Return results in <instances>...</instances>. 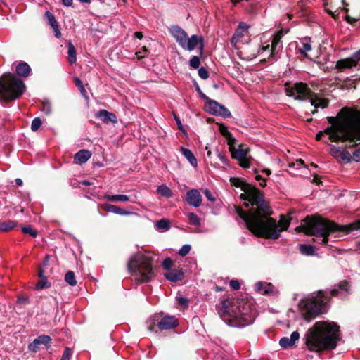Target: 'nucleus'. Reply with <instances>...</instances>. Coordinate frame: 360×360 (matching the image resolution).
Wrapping results in <instances>:
<instances>
[{
  "instance_id": "f257e3e1",
  "label": "nucleus",
  "mask_w": 360,
  "mask_h": 360,
  "mask_svg": "<svg viewBox=\"0 0 360 360\" xmlns=\"http://www.w3.org/2000/svg\"><path fill=\"white\" fill-rule=\"evenodd\" d=\"M231 182L240 188L245 193L241 198L248 200L251 208L246 212L241 207H236L237 214L245 222L248 229L255 236L266 238L277 239L281 232L286 230L290 221L282 217L278 222L270 217L271 212L269 206L264 200L262 193L254 186L238 178H231Z\"/></svg>"
},
{
  "instance_id": "f03ea898",
  "label": "nucleus",
  "mask_w": 360,
  "mask_h": 360,
  "mask_svg": "<svg viewBox=\"0 0 360 360\" xmlns=\"http://www.w3.org/2000/svg\"><path fill=\"white\" fill-rule=\"evenodd\" d=\"M349 283L344 280L328 290H320L309 295L302 300V316L304 320L310 322L312 319L328 311L332 297L345 295L349 292Z\"/></svg>"
},
{
  "instance_id": "7ed1b4c3",
  "label": "nucleus",
  "mask_w": 360,
  "mask_h": 360,
  "mask_svg": "<svg viewBox=\"0 0 360 360\" xmlns=\"http://www.w3.org/2000/svg\"><path fill=\"white\" fill-rule=\"evenodd\" d=\"M218 313L227 325L238 328L252 324L257 315L255 306L243 299L223 300Z\"/></svg>"
},
{
  "instance_id": "20e7f679",
  "label": "nucleus",
  "mask_w": 360,
  "mask_h": 360,
  "mask_svg": "<svg viewBox=\"0 0 360 360\" xmlns=\"http://www.w3.org/2000/svg\"><path fill=\"white\" fill-rule=\"evenodd\" d=\"M339 326L333 323L317 321L304 335V344L311 352H321L335 349L340 339Z\"/></svg>"
},
{
  "instance_id": "39448f33",
  "label": "nucleus",
  "mask_w": 360,
  "mask_h": 360,
  "mask_svg": "<svg viewBox=\"0 0 360 360\" xmlns=\"http://www.w3.org/2000/svg\"><path fill=\"white\" fill-rule=\"evenodd\" d=\"M330 124L325 129L332 142H346L347 146L354 147L360 143V126L351 123L349 117H328Z\"/></svg>"
},
{
  "instance_id": "423d86ee",
  "label": "nucleus",
  "mask_w": 360,
  "mask_h": 360,
  "mask_svg": "<svg viewBox=\"0 0 360 360\" xmlns=\"http://www.w3.org/2000/svg\"><path fill=\"white\" fill-rule=\"evenodd\" d=\"M359 229H360V220L348 226H339L330 220L314 217L307 225V233L313 236L314 242L320 245H326L330 234L336 232L348 233Z\"/></svg>"
},
{
  "instance_id": "0eeeda50",
  "label": "nucleus",
  "mask_w": 360,
  "mask_h": 360,
  "mask_svg": "<svg viewBox=\"0 0 360 360\" xmlns=\"http://www.w3.org/2000/svg\"><path fill=\"white\" fill-rule=\"evenodd\" d=\"M153 257L150 255L137 252L130 257L127 269L138 282L147 283L150 281L155 275L153 268Z\"/></svg>"
},
{
  "instance_id": "6e6552de",
  "label": "nucleus",
  "mask_w": 360,
  "mask_h": 360,
  "mask_svg": "<svg viewBox=\"0 0 360 360\" xmlns=\"http://www.w3.org/2000/svg\"><path fill=\"white\" fill-rule=\"evenodd\" d=\"M25 91L22 80L11 72L0 77V100L9 102L19 98Z\"/></svg>"
},
{
  "instance_id": "1a4fd4ad",
  "label": "nucleus",
  "mask_w": 360,
  "mask_h": 360,
  "mask_svg": "<svg viewBox=\"0 0 360 360\" xmlns=\"http://www.w3.org/2000/svg\"><path fill=\"white\" fill-rule=\"evenodd\" d=\"M169 32L183 49L191 51L198 46L200 55L202 54L204 39L202 36L193 34L189 37L186 31L179 25L171 26Z\"/></svg>"
},
{
  "instance_id": "9d476101",
  "label": "nucleus",
  "mask_w": 360,
  "mask_h": 360,
  "mask_svg": "<svg viewBox=\"0 0 360 360\" xmlns=\"http://www.w3.org/2000/svg\"><path fill=\"white\" fill-rule=\"evenodd\" d=\"M288 31L280 30L271 36V44L262 42V46L259 49L260 54H263L265 51L269 52L268 59L276 60L279 58V54L283 49L282 37Z\"/></svg>"
},
{
  "instance_id": "9b49d317",
  "label": "nucleus",
  "mask_w": 360,
  "mask_h": 360,
  "mask_svg": "<svg viewBox=\"0 0 360 360\" xmlns=\"http://www.w3.org/2000/svg\"><path fill=\"white\" fill-rule=\"evenodd\" d=\"M285 92L286 95L293 97L296 100H309L314 94L309 86L304 82H296L292 86L288 84H285Z\"/></svg>"
},
{
  "instance_id": "f8f14e48",
  "label": "nucleus",
  "mask_w": 360,
  "mask_h": 360,
  "mask_svg": "<svg viewBox=\"0 0 360 360\" xmlns=\"http://www.w3.org/2000/svg\"><path fill=\"white\" fill-rule=\"evenodd\" d=\"M357 66L358 70H360V49L351 57L337 61L335 68L338 72H343L346 69H351Z\"/></svg>"
},
{
  "instance_id": "ddd939ff",
  "label": "nucleus",
  "mask_w": 360,
  "mask_h": 360,
  "mask_svg": "<svg viewBox=\"0 0 360 360\" xmlns=\"http://www.w3.org/2000/svg\"><path fill=\"white\" fill-rule=\"evenodd\" d=\"M205 108L207 112L214 115H220L227 118L231 116L230 111L224 105L214 100H209L205 103Z\"/></svg>"
},
{
  "instance_id": "4468645a",
  "label": "nucleus",
  "mask_w": 360,
  "mask_h": 360,
  "mask_svg": "<svg viewBox=\"0 0 360 360\" xmlns=\"http://www.w3.org/2000/svg\"><path fill=\"white\" fill-rule=\"evenodd\" d=\"M178 326L179 320L176 316L170 315H160L158 321V329L160 330L174 329Z\"/></svg>"
},
{
  "instance_id": "2eb2a0df",
  "label": "nucleus",
  "mask_w": 360,
  "mask_h": 360,
  "mask_svg": "<svg viewBox=\"0 0 360 360\" xmlns=\"http://www.w3.org/2000/svg\"><path fill=\"white\" fill-rule=\"evenodd\" d=\"M186 201L194 207H198L202 202V197L200 192L195 188L189 189L186 193Z\"/></svg>"
},
{
  "instance_id": "dca6fc26",
  "label": "nucleus",
  "mask_w": 360,
  "mask_h": 360,
  "mask_svg": "<svg viewBox=\"0 0 360 360\" xmlns=\"http://www.w3.org/2000/svg\"><path fill=\"white\" fill-rule=\"evenodd\" d=\"M51 338L49 335H41L35 338L28 345V349L32 352H37L39 345H44L46 349L51 347Z\"/></svg>"
},
{
  "instance_id": "f3484780",
  "label": "nucleus",
  "mask_w": 360,
  "mask_h": 360,
  "mask_svg": "<svg viewBox=\"0 0 360 360\" xmlns=\"http://www.w3.org/2000/svg\"><path fill=\"white\" fill-rule=\"evenodd\" d=\"M309 101L311 105L314 107V109L311 111L312 114L316 113L319 108L324 109L328 108L329 105V100L328 98H321L314 92Z\"/></svg>"
},
{
  "instance_id": "a211bd4d",
  "label": "nucleus",
  "mask_w": 360,
  "mask_h": 360,
  "mask_svg": "<svg viewBox=\"0 0 360 360\" xmlns=\"http://www.w3.org/2000/svg\"><path fill=\"white\" fill-rule=\"evenodd\" d=\"M96 117L100 119L105 124L117 123V118L114 112H109L106 110H100L96 113Z\"/></svg>"
},
{
  "instance_id": "6ab92c4d",
  "label": "nucleus",
  "mask_w": 360,
  "mask_h": 360,
  "mask_svg": "<svg viewBox=\"0 0 360 360\" xmlns=\"http://www.w3.org/2000/svg\"><path fill=\"white\" fill-rule=\"evenodd\" d=\"M301 46H297V53L302 57L308 58L307 53L311 51V41L310 37H304L300 39Z\"/></svg>"
},
{
  "instance_id": "aec40b11",
  "label": "nucleus",
  "mask_w": 360,
  "mask_h": 360,
  "mask_svg": "<svg viewBox=\"0 0 360 360\" xmlns=\"http://www.w3.org/2000/svg\"><path fill=\"white\" fill-rule=\"evenodd\" d=\"M165 278L171 282L181 281L184 276V272L182 269H172L169 271L164 273Z\"/></svg>"
},
{
  "instance_id": "412c9836",
  "label": "nucleus",
  "mask_w": 360,
  "mask_h": 360,
  "mask_svg": "<svg viewBox=\"0 0 360 360\" xmlns=\"http://www.w3.org/2000/svg\"><path fill=\"white\" fill-rule=\"evenodd\" d=\"M45 16L47 19L48 24L53 29L56 37L60 38L61 37V32L60 31L58 23L56 20L55 16L50 11H46Z\"/></svg>"
},
{
  "instance_id": "4be33fe9",
  "label": "nucleus",
  "mask_w": 360,
  "mask_h": 360,
  "mask_svg": "<svg viewBox=\"0 0 360 360\" xmlns=\"http://www.w3.org/2000/svg\"><path fill=\"white\" fill-rule=\"evenodd\" d=\"M91 157V153L86 149L79 150L74 156V162L78 165H82L87 162Z\"/></svg>"
},
{
  "instance_id": "5701e85b",
  "label": "nucleus",
  "mask_w": 360,
  "mask_h": 360,
  "mask_svg": "<svg viewBox=\"0 0 360 360\" xmlns=\"http://www.w3.org/2000/svg\"><path fill=\"white\" fill-rule=\"evenodd\" d=\"M16 74L22 77H27L31 72L30 66L24 61H20L15 66Z\"/></svg>"
},
{
  "instance_id": "b1692460",
  "label": "nucleus",
  "mask_w": 360,
  "mask_h": 360,
  "mask_svg": "<svg viewBox=\"0 0 360 360\" xmlns=\"http://www.w3.org/2000/svg\"><path fill=\"white\" fill-rule=\"evenodd\" d=\"M103 208L106 212L115 213L120 215H129L131 214V212L123 210L120 207L112 204H103Z\"/></svg>"
},
{
  "instance_id": "393cba45",
  "label": "nucleus",
  "mask_w": 360,
  "mask_h": 360,
  "mask_svg": "<svg viewBox=\"0 0 360 360\" xmlns=\"http://www.w3.org/2000/svg\"><path fill=\"white\" fill-rule=\"evenodd\" d=\"M181 151L193 167H196L198 166L197 159L191 150L181 147Z\"/></svg>"
},
{
  "instance_id": "a878e982",
  "label": "nucleus",
  "mask_w": 360,
  "mask_h": 360,
  "mask_svg": "<svg viewBox=\"0 0 360 360\" xmlns=\"http://www.w3.org/2000/svg\"><path fill=\"white\" fill-rule=\"evenodd\" d=\"M159 318L160 314H155L148 319L146 326L149 330L157 332V329H158Z\"/></svg>"
},
{
  "instance_id": "bb28decb",
  "label": "nucleus",
  "mask_w": 360,
  "mask_h": 360,
  "mask_svg": "<svg viewBox=\"0 0 360 360\" xmlns=\"http://www.w3.org/2000/svg\"><path fill=\"white\" fill-rule=\"evenodd\" d=\"M104 198L109 202H127L129 198L124 194L109 195L105 194Z\"/></svg>"
},
{
  "instance_id": "cd10ccee",
  "label": "nucleus",
  "mask_w": 360,
  "mask_h": 360,
  "mask_svg": "<svg viewBox=\"0 0 360 360\" xmlns=\"http://www.w3.org/2000/svg\"><path fill=\"white\" fill-rule=\"evenodd\" d=\"M230 150L231 152L232 158L236 160H241L247 157L248 151L245 149L240 148L234 149L230 148Z\"/></svg>"
},
{
  "instance_id": "c85d7f7f",
  "label": "nucleus",
  "mask_w": 360,
  "mask_h": 360,
  "mask_svg": "<svg viewBox=\"0 0 360 360\" xmlns=\"http://www.w3.org/2000/svg\"><path fill=\"white\" fill-rule=\"evenodd\" d=\"M17 226V222L13 220H7L0 224V231L8 232Z\"/></svg>"
},
{
  "instance_id": "c756f323",
  "label": "nucleus",
  "mask_w": 360,
  "mask_h": 360,
  "mask_svg": "<svg viewBox=\"0 0 360 360\" xmlns=\"http://www.w3.org/2000/svg\"><path fill=\"white\" fill-rule=\"evenodd\" d=\"M249 27V25L246 22H240L236 29L234 34L241 39L244 36L245 33L248 32Z\"/></svg>"
},
{
  "instance_id": "7c9ffc66",
  "label": "nucleus",
  "mask_w": 360,
  "mask_h": 360,
  "mask_svg": "<svg viewBox=\"0 0 360 360\" xmlns=\"http://www.w3.org/2000/svg\"><path fill=\"white\" fill-rule=\"evenodd\" d=\"M157 192L160 195L167 198H170L173 196V193L171 189L166 185H160L157 188Z\"/></svg>"
},
{
  "instance_id": "2f4dec72",
  "label": "nucleus",
  "mask_w": 360,
  "mask_h": 360,
  "mask_svg": "<svg viewBox=\"0 0 360 360\" xmlns=\"http://www.w3.org/2000/svg\"><path fill=\"white\" fill-rule=\"evenodd\" d=\"M68 61L70 64H74L76 63L77 57H76V50L74 45L70 42L68 44Z\"/></svg>"
},
{
  "instance_id": "473e14b6",
  "label": "nucleus",
  "mask_w": 360,
  "mask_h": 360,
  "mask_svg": "<svg viewBox=\"0 0 360 360\" xmlns=\"http://www.w3.org/2000/svg\"><path fill=\"white\" fill-rule=\"evenodd\" d=\"M155 228L158 230L166 231L170 228V222L166 219L158 220L155 224Z\"/></svg>"
},
{
  "instance_id": "72a5a7b5",
  "label": "nucleus",
  "mask_w": 360,
  "mask_h": 360,
  "mask_svg": "<svg viewBox=\"0 0 360 360\" xmlns=\"http://www.w3.org/2000/svg\"><path fill=\"white\" fill-rule=\"evenodd\" d=\"M300 251L302 254L305 255H313L315 253V250L312 245L302 244L300 245Z\"/></svg>"
},
{
  "instance_id": "f704fd0d",
  "label": "nucleus",
  "mask_w": 360,
  "mask_h": 360,
  "mask_svg": "<svg viewBox=\"0 0 360 360\" xmlns=\"http://www.w3.org/2000/svg\"><path fill=\"white\" fill-rule=\"evenodd\" d=\"M74 83H75V86L77 87L80 94L82 95V96L87 98V92L85 89V87H84L82 80L79 77H76L74 78Z\"/></svg>"
},
{
  "instance_id": "c9c22d12",
  "label": "nucleus",
  "mask_w": 360,
  "mask_h": 360,
  "mask_svg": "<svg viewBox=\"0 0 360 360\" xmlns=\"http://www.w3.org/2000/svg\"><path fill=\"white\" fill-rule=\"evenodd\" d=\"M65 281L71 286H75L77 285V281L75 278V274L72 271H69L65 274Z\"/></svg>"
},
{
  "instance_id": "e433bc0d",
  "label": "nucleus",
  "mask_w": 360,
  "mask_h": 360,
  "mask_svg": "<svg viewBox=\"0 0 360 360\" xmlns=\"http://www.w3.org/2000/svg\"><path fill=\"white\" fill-rule=\"evenodd\" d=\"M51 286V283L47 281L46 277L39 278V281L36 284L37 290L46 289Z\"/></svg>"
},
{
  "instance_id": "4c0bfd02",
  "label": "nucleus",
  "mask_w": 360,
  "mask_h": 360,
  "mask_svg": "<svg viewBox=\"0 0 360 360\" xmlns=\"http://www.w3.org/2000/svg\"><path fill=\"white\" fill-rule=\"evenodd\" d=\"M189 222L191 225L193 226H200V219L198 217V215L193 212H190L187 215Z\"/></svg>"
},
{
  "instance_id": "58836bf2",
  "label": "nucleus",
  "mask_w": 360,
  "mask_h": 360,
  "mask_svg": "<svg viewBox=\"0 0 360 360\" xmlns=\"http://www.w3.org/2000/svg\"><path fill=\"white\" fill-rule=\"evenodd\" d=\"M22 231L25 234H29L33 238H36L37 236V231L32 229L31 226H27L22 228Z\"/></svg>"
},
{
  "instance_id": "ea45409f",
  "label": "nucleus",
  "mask_w": 360,
  "mask_h": 360,
  "mask_svg": "<svg viewBox=\"0 0 360 360\" xmlns=\"http://www.w3.org/2000/svg\"><path fill=\"white\" fill-rule=\"evenodd\" d=\"M189 65L193 69L199 68L200 65V58L196 56H192L189 60Z\"/></svg>"
},
{
  "instance_id": "a19ab883",
  "label": "nucleus",
  "mask_w": 360,
  "mask_h": 360,
  "mask_svg": "<svg viewBox=\"0 0 360 360\" xmlns=\"http://www.w3.org/2000/svg\"><path fill=\"white\" fill-rule=\"evenodd\" d=\"M41 125V120L39 117H35L33 119L31 124V129L32 131H37Z\"/></svg>"
},
{
  "instance_id": "79ce46f5",
  "label": "nucleus",
  "mask_w": 360,
  "mask_h": 360,
  "mask_svg": "<svg viewBox=\"0 0 360 360\" xmlns=\"http://www.w3.org/2000/svg\"><path fill=\"white\" fill-rule=\"evenodd\" d=\"M162 266L165 270L169 271V270L172 269V267L173 266V261L169 257H167L163 260Z\"/></svg>"
},
{
  "instance_id": "37998d69",
  "label": "nucleus",
  "mask_w": 360,
  "mask_h": 360,
  "mask_svg": "<svg viewBox=\"0 0 360 360\" xmlns=\"http://www.w3.org/2000/svg\"><path fill=\"white\" fill-rule=\"evenodd\" d=\"M255 285H256L257 290L262 292L263 294H268L269 292V288L271 287V285L269 284L267 286H266L265 288H263L264 285L262 282H257Z\"/></svg>"
},
{
  "instance_id": "c03bdc74",
  "label": "nucleus",
  "mask_w": 360,
  "mask_h": 360,
  "mask_svg": "<svg viewBox=\"0 0 360 360\" xmlns=\"http://www.w3.org/2000/svg\"><path fill=\"white\" fill-rule=\"evenodd\" d=\"M147 53H148V49L144 46H142L138 51H136L135 55L136 56V58L138 60H141V59L145 58Z\"/></svg>"
},
{
  "instance_id": "a18cd8bd",
  "label": "nucleus",
  "mask_w": 360,
  "mask_h": 360,
  "mask_svg": "<svg viewBox=\"0 0 360 360\" xmlns=\"http://www.w3.org/2000/svg\"><path fill=\"white\" fill-rule=\"evenodd\" d=\"M279 344L283 348H287L293 345L292 342H290V338L288 337H283L281 338Z\"/></svg>"
},
{
  "instance_id": "49530a36",
  "label": "nucleus",
  "mask_w": 360,
  "mask_h": 360,
  "mask_svg": "<svg viewBox=\"0 0 360 360\" xmlns=\"http://www.w3.org/2000/svg\"><path fill=\"white\" fill-rule=\"evenodd\" d=\"M177 303L179 305L184 307L185 308L188 307V299L182 296L176 297Z\"/></svg>"
},
{
  "instance_id": "de8ad7c7",
  "label": "nucleus",
  "mask_w": 360,
  "mask_h": 360,
  "mask_svg": "<svg viewBox=\"0 0 360 360\" xmlns=\"http://www.w3.org/2000/svg\"><path fill=\"white\" fill-rule=\"evenodd\" d=\"M191 249V246L190 245H188V244L184 245L179 250V255L181 257H184L188 254Z\"/></svg>"
},
{
  "instance_id": "09e8293b",
  "label": "nucleus",
  "mask_w": 360,
  "mask_h": 360,
  "mask_svg": "<svg viewBox=\"0 0 360 360\" xmlns=\"http://www.w3.org/2000/svg\"><path fill=\"white\" fill-rule=\"evenodd\" d=\"M198 75L200 78L206 79L209 77V72L206 68L201 67L198 68Z\"/></svg>"
},
{
  "instance_id": "8fccbe9b",
  "label": "nucleus",
  "mask_w": 360,
  "mask_h": 360,
  "mask_svg": "<svg viewBox=\"0 0 360 360\" xmlns=\"http://www.w3.org/2000/svg\"><path fill=\"white\" fill-rule=\"evenodd\" d=\"M72 356V351L69 347H65L60 360H70Z\"/></svg>"
},
{
  "instance_id": "3c124183",
  "label": "nucleus",
  "mask_w": 360,
  "mask_h": 360,
  "mask_svg": "<svg viewBox=\"0 0 360 360\" xmlns=\"http://www.w3.org/2000/svg\"><path fill=\"white\" fill-rule=\"evenodd\" d=\"M204 194H205V196L206 197V198L210 201V202H215L216 200V198L212 195V193L208 190V189H205L204 191Z\"/></svg>"
},
{
  "instance_id": "603ef678",
  "label": "nucleus",
  "mask_w": 360,
  "mask_h": 360,
  "mask_svg": "<svg viewBox=\"0 0 360 360\" xmlns=\"http://www.w3.org/2000/svg\"><path fill=\"white\" fill-rule=\"evenodd\" d=\"M238 161H239L240 166L243 168H249L250 166V162L247 158V157L245 158L244 159H242L241 160H238Z\"/></svg>"
},
{
  "instance_id": "864d4df0",
  "label": "nucleus",
  "mask_w": 360,
  "mask_h": 360,
  "mask_svg": "<svg viewBox=\"0 0 360 360\" xmlns=\"http://www.w3.org/2000/svg\"><path fill=\"white\" fill-rule=\"evenodd\" d=\"M290 338V342H292V344L294 345L295 343V342L299 340L300 334L297 331H294L291 333L290 338Z\"/></svg>"
},
{
  "instance_id": "5fc2aeb1",
  "label": "nucleus",
  "mask_w": 360,
  "mask_h": 360,
  "mask_svg": "<svg viewBox=\"0 0 360 360\" xmlns=\"http://www.w3.org/2000/svg\"><path fill=\"white\" fill-rule=\"evenodd\" d=\"M231 288L233 290H238L240 288V284L237 280H231L229 283Z\"/></svg>"
},
{
  "instance_id": "6e6d98bb",
  "label": "nucleus",
  "mask_w": 360,
  "mask_h": 360,
  "mask_svg": "<svg viewBox=\"0 0 360 360\" xmlns=\"http://www.w3.org/2000/svg\"><path fill=\"white\" fill-rule=\"evenodd\" d=\"M17 302L18 304H28L29 303V298L26 295H22L18 298Z\"/></svg>"
},
{
  "instance_id": "4d7b16f0",
  "label": "nucleus",
  "mask_w": 360,
  "mask_h": 360,
  "mask_svg": "<svg viewBox=\"0 0 360 360\" xmlns=\"http://www.w3.org/2000/svg\"><path fill=\"white\" fill-rule=\"evenodd\" d=\"M255 179L259 181V185L262 186V187H264L266 184V179L264 178H263L261 175L259 174H257L255 176Z\"/></svg>"
},
{
  "instance_id": "13d9d810",
  "label": "nucleus",
  "mask_w": 360,
  "mask_h": 360,
  "mask_svg": "<svg viewBox=\"0 0 360 360\" xmlns=\"http://www.w3.org/2000/svg\"><path fill=\"white\" fill-rule=\"evenodd\" d=\"M353 158L356 161H360V147L354 151Z\"/></svg>"
},
{
  "instance_id": "bf43d9fd",
  "label": "nucleus",
  "mask_w": 360,
  "mask_h": 360,
  "mask_svg": "<svg viewBox=\"0 0 360 360\" xmlns=\"http://www.w3.org/2000/svg\"><path fill=\"white\" fill-rule=\"evenodd\" d=\"M340 152V148L336 146H331L330 148V153L333 155H337Z\"/></svg>"
},
{
  "instance_id": "052dcab7",
  "label": "nucleus",
  "mask_w": 360,
  "mask_h": 360,
  "mask_svg": "<svg viewBox=\"0 0 360 360\" xmlns=\"http://www.w3.org/2000/svg\"><path fill=\"white\" fill-rule=\"evenodd\" d=\"M220 131H221V133L224 136L228 137V136H231V133L228 131V129L225 127H221V129H220Z\"/></svg>"
},
{
  "instance_id": "680f3d73",
  "label": "nucleus",
  "mask_w": 360,
  "mask_h": 360,
  "mask_svg": "<svg viewBox=\"0 0 360 360\" xmlns=\"http://www.w3.org/2000/svg\"><path fill=\"white\" fill-rule=\"evenodd\" d=\"M174 119H175V120H176V124H177V125H178V128H179V129L180 131H183V130H184V129H183V125H182V124H181V122L180 119H179V117H177L176 115H174Z\"/></svg>"
},
{
  "instance_id": "e2e57ef3",
  "label": "nucleus",
  "mask_w": 360,
  "mask_h": 360,
  "mask_svg": "<svg viewBox=\"0 0 360 360\" xmlns=\"http://www.w3.org/2000/svg\"><path fill=\"white\" fill-rule=\"evenodd\" d=\"M240 40V38L239 37L235 35V34H233V35L232 36L231 40V44L236 45Z\"/></svg>"
},
{
  "instance_id": "0e129e2a",
  "label": "nucleus",
  "mask_w": 360,
  "mask_h": 360,
  "mask_svg": "<svg viewBox=\"0 0 360 360\" xmlns=\"http://www.w3.org/2000/svg\"><path fill=\"white\" fill-rule=\"evenodd\" d=\"M197 90L198 91V92L200 93V98H202L205 101V103H207V101H208L209 100H210V98H208L205 94H203L202 91H200V89L199 87H198Z\"/></svg>"
},
{
  "instance_id": "69168bd1",
  "label": "nucleus",
  "mask_w": 360,
  "mask_h": 360,
  "mask_svg": "<svg viewBox=\"0 0 360 360\" xmlns=\"http://www.w3.org/2000/svg\"><path fill=\"white\" fill-rule=\"evenodd\" d=\"M326 134L325 133V130L323 131H319L316 135V139L317 141H319L322 139V137L323 136V135Z\"/></svg>"
},
{
  "instance_id": "338daca9",
  "label": "nucleus",
  "mask_w": 360,
  "mask_h": 360,
  "mask_svg": "<svg viewBox=\"0 0 360 360\" xmlns=\"http://www.w3.org/2000/svg\"><path fill=\"white\" fill-rule=\"evenodd\" d=\"M38 276L39 278L46 277L44 275V270L41 266L39 269Z\"/></svg>"
},
{
  "instance_id": "774afa93",
  "label": "nucleus",
  "mask_w": 360,
  "mask_h": 360,
  "mask_svg": "<svg viewBox=\"0 0 360 360\" xmlns=\"http://www.w3.org/2000/svg\"><path fill=\"white\" fill-rule=\"evenodd\" d=\"M73 0H62L63 4L65 6H70L72 4Z\"/></svg>"
}]
</instances>
